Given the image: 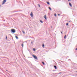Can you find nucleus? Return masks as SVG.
Listing matches in <instances>:
<instances>
[{"label":"nucleus","instance_id":"obj_18","mask_svg":"<svg viewBox=\"0 0 77 77\" xmlns=\"http://www.w3.org/2000/svg\"><path fill=\"white\" fill-rule=\"evenodd\" d=\"M66 26H68V23H66Z\"/></svg>","mask_w":77,"mask_h":77},{"label":"nucleus","instance_id":"obj_26","mask_svg":"<svg viewBox=\"0 0 77 77\" xmlns=\"http://www.w3.org/2000/svg\"><path fill=\"white\" fill-rule=\"evenodd\" d=\"M58 15L59 16V15H60V14H58Z\"/></svg>","mask_w":77,"mask_h":77},{"label":"nucleus","instance_id":"obj_14","mask_svg":"<svg viewBox=\"0 0 77 77\" xmlns=\"http://www.w3.org/2000/svg\"><path fill=\"white\" fill-rule=\"evenodd\" d=\"M66 35H65L64 36V39H66Z\"/></svg>","mask_w":77,"mask_h":77},{"label":"nucleus","instance_id":"obj_17","mask_svg":"<svg viewBox=\"0 0 77 77\" xmlns=\"http://www.w3.org/2000/svg\"><path fill=\"white\" fill-rule=\"evenodd\" d=\"M35 50H36V49H35V48H34L33 49V51H35Z\"/></svg>","mask_w":77,"mask_h":77},{"label":"nucleus","instance_id":"obj_29","mask_svg":"<svg viewBox=\"0 0 77 77\" xmlns=\"http://www.w3.org/2000/svg\"><path fill=\"white\" fill-rule=\"evenodd\" d=\"M69 22H71V21H69Z\"/></svg>","mask_w":77,"mask_h":77},{"label":"nucleus","instance_id":"obj_11","mask_svg":"<svg viewBox=\"0 0 77 77\" xmlns=\"http://www.w3.org/2000/svg\"><path fill=\"white\" fill-rule=\"evenodd\" d=\"M22 46V47H23V46H24V44L23 43H22L21 45Z\"/></svg>","mask_w":77,"mask_h":77},{"label":"nucleus","instance_id":"obj_28","mask_svg":"<svg viewBox=\"0 0 77 77\" xmlns=\"http://www.w3.org/2000/svg\"><path fill=\"white\" fill-rule=\"evenodd\" d=\"M76 50H77V48L76 49Z\"/></svg>","mask_w":77,"mask_h":77},{"label":"nucleus","instance_id":"obj_32","mask_svg":"<svg viewBox=\"0 0 77 77\" xmlns=\"http://www.w3.org/2000/svg\"><path fill=\"white\" fill-rule=\"evenodd\" d=\"M1 6L0 5V6Z\"/></svg>","mask_w":77,"mask_h":77},{"label":"nucleus","instance_id":"obj_4","mask_svg":"<svg viewBox=\"0 0 77 77\" xmlns=\"http://www.w3.org/2000/svg\"><path fill=\"white\" fill-rule=\"evenodd\" d=\"M30 16L31 17H33V13H32V12H31L30 13Z\"/></svg>","mask_w":77,"mask_h":77},{"label":"nucleus","instance_id":"obj_27","mask_svg":"<svg viewBox=\"0 0 77 77\" xmlns=\"http://www.w3.org/2000/svg\"><path fill=\"white\" fill-rule=\"evenodd\" d=\"M61 33H62V32H61Z\"/></svg>","mask_w":77,"mask_h":77},{"label":"nucleus","instance_id":"obj_12","mask_svg":"<svg viewBox=\"0 0 77 77\" xmlns=\"http://www.w3.org/2000/svg\"><path fill=\"white\" fill-rule=\"evenodd\" d=\"M22 32L23 34H25V32H24V31H22Z\"/></svg>","mask_w":77,"mask_h":77},{"label":"nucleus","instance_id":"obj_30","mask_svg":"<svg viewBox=\"0 0 77 77\" xmlns=\"http://www.w3.org/2000/svg\"><path fill=\"white\" fill-rule=\"evenodd\" d=\"M51 28H52V27H51Z\"/></svg>","mask_w":77,"mask_h":77},{"label":"nucleus","instance_id":"obj_8","mask_svg":"<svg viewBox=\"0 0 77 77\" xmlns=\"http://www.w3.org/2000/svg\"><path fill=\"white\" fill-rule=\"evenodd\" d=\"M54 68H55V69H57V67H56V66H54Z\"/></svg>","mask_w":77,"mask_h":77},{"label":"nucleus","instance_id":"obj_25","mask_svg":"<svg viewBox=\"0 0 77 77\" xmlns=\"http://www.w3.org/2000/svg\"><path fill=\"white\" fill-rule=\"evenodd\" d=\"M71 0H68L69 2V1H71Z\"/></svg>","mask_w":77,"mask_h":77},{"label":"nucleus","instance_id":"obj_5","mask_svg":"<svg viewBox=\"0 0 77 77\" xmlns=\"http://www.w3.org/2000/svg\"><path fill=\"white\" fill-rule=\"evenodd\" d=\"M44 18H45V20H47V16L46 15H45L44 17Z\"/></svg>","mask_w":77,"mask_h":77},{"label":"nucleus","instance_id":"obj_9","mask_svg":"<svg viewBox=\"0 0 77 77\" xmlns=\"http://www.w3.org/2000/svg\"><path fill=\"white\" fill-rule=\"evenodd\" d=\"M42 64L44 65H45V63H44V62H42Z\"/></svg>","mask_w":77,"mask_h":77},{"label":"nucleus","instance_id":"obj_13","mask_svg":"<svg viewBox=\"0 0 77 77\" xmlns=\"http://www.w3.org/2000/svg\"><path fill=\"white\" fill-rule=\"evenodd\" d=\"M40 22H41V23H43V22L42 21V20H40Z\"/></svg>","mask_w":77,"mask_h":77},{"label":"nucleus","instance_id":"obj_6","mask_svg":"<svg viewBox=\"0 0 77 77\" xmlns=\"http://www.w3.org/2000/svg\"><path fill=\"white\" fill-rule=\"evenodd\" d=\"M69 5L71 6V7H72V5L70 3H69Z\"/></svg>","mask_w":77,"mask_h":77},{"label":"nucleus","instance_id":"obj_2","mask_svg":"<svg viewBox=\"0 0 77 77\" xmlns=\"http://www.w3.org/2000/svg\"><path fill=\"white\" fill-rule=\"evenodd\" d=\"M11 32L12 33H15V30L14 29H11Z\"/></svg>","mask_w":77,"mask_h":77},{"label":"nucleus","instance_id":"obj_22","mask_svg":"<svg viewBox=\"0 0 77 77\" xmlns=\"http://www.w3.org/2000/svg\"><path fill=\"white\" fill-rule=\"evenodd\" d=\"M31 43L32 44H33V42H31Z\"/></svg>","mask_w":77,"mask_h":77},{"label":"nucleus","instance_id":"obj_15","mask_svg":"<svg viewBox=\"0 0 77 77\" xmlns=\"http://www.w3.org/2000/svg\"><path fill=\"white\" fill-rule=\"evenodd\" d=\"M48 8L49 9H50V10L51 11V8H50V7H49Z\"/></svg>","mask_w":77,"mask_h":77},{"label":"nucleus","instance_id":"obj_7","mask_svg":"<svg viewBox=\"0 0 77 77\" xmlns=\"http://www.w3.org/2000/svg\"><path fill=\"white\" fill-rule=\"evenodd\" d=\"M15 38L16 39H18V36H17V35L15 36Z\"/></svg>","mask_w":77,"mask_h":77},{"label":"nucleus","instance_id":"obj_1","mask_svg":"<svg viewBox=\"0 0 77 77\" xmlns=\"http://www.w3.org/2000/svg\"><path fill=\"white\" fill-rule=\"evenodd\" d=\"M32 56H33V57L35 59H36V60H38V58L36 56L34 55H32Z\"/></svg>","mask_w":77,"mask_h":77},{"label":"nucleus","instance_id":"obj_31","mask_svg":"<svg viewBox=\"0 0 77 77\" xmlns=\"http://www.w3.org/2000/svg\"><path fill=\"white\" fill-rule=\"evenodd\" d=\"M76 75H77V74H76Z\"/></svg>","mask_w":77,"mask_h":77},{"label":"nucleus","instance_id":"obj_10","mask_svg":"<svg viewBox=\"0 0 77 77\" xmlns=\"http://www.w3.org/2000/svg\"><path fill=\"white\" fill-rule=\"evenodd\" d=\"M42 46L43 48H44V47H45L44 44H43V45H42Z\"/></svg>","mask_w":77,"mask_h":77},{"label":"nucleus","instance_id":"obj_3","mask_svg":"<svg viewBox=\"0 0 77 77\" xmlns=\"http://www.w3.org/2000/svg\"><path fill=\"white\" fill-rule=\"evenodd\" d=\"M6 2V0H4L2 2V5H4Z\"/></svg>","mask_w":77,"mask_h":77},{"label":"nucleus","instance_id":"obj_24","mask_svg":"<svg viewBox=\"0 0 77 77\" xmlns=\"http://www.w3.org/2000/svg\"><path fill=\"white\" fill-rule=\"evenodd\" d=\"M6 71H7L8 72V70H6Z\"/></svg>","mask_w":77,"mask_h":77},{"label":"nucleus","instance_id":"obj_20","mask_svg":"<svg viewBox=\"0 0 77 77\" xmlns=\"http://www.w3.org/2000/svg\"><path fill=\"white\" fill-rule=\"evenodd\" d=\"M6 39H8V37H7V36H6Z\"/></svg>","mask_w":77,"mask_h":77},{"label":"nucleus","instance_id":"obj_19","mask_svg":"<svg viewBox=\"0 0 77 77\" xmlns=\"http://www.w3.org/2000/svg\"><path fill=\"white\" fill-rule=\"evenodd\" d=\"M56 15H57L56 14H54V16H55V17H56Z\"/></svg>","mask_w":77,"mask_h":77},{"label":"nucleus","instance_id":"obj_16","mask_svg":"<svg viewBox=\"0 0 77 77\" xmlns=\"http://www.w3.org/2000/svg\"><path fill=\"white\" fill-rule=\"evenodd\" d=\"M38 7L40 8V7H41V5H40L39 4H38Z\"/></svg>","mask_w":77,"mask_h":77},{"label":"nucleus","instance_id":"obj_21","mask_svg":"<svg viewBox=\"0 0 77 77\" xmlns=\"http://www.w3.org/2000/svg\"><path fill=\"white\" fill-rule=\"evenodd\" d=\"M47 3L48 5V2H47Z\"/></svg>","mask_w":77,"mask_h":77},{"label":"nucleus","instance_id":"obj_23","mask_svg":"<svg viewBox=\"0 0 77 77\" xmlns=\"http://www.w3.org/2000/svg\"><path fill=\"white\" fill-rule=\"evenodd\" d=\"M48 5H50V3L48 2Z\"/></svg>","mask_w":77,"mask_h":77}]
</instances>
